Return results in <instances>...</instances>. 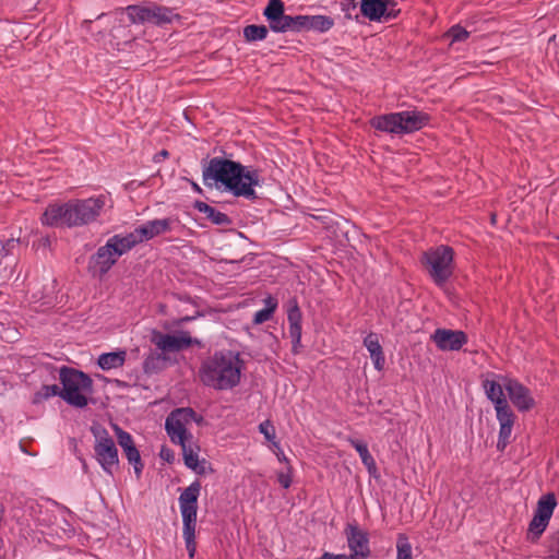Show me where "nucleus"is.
Segmentation results:
<instances>
[{
    "label": "nucleus",
    "mask_w": 559,
    "mask_h": 559,
    "mask_svg": "<svg viewBox=\"0 0 559 559\" xmlns=\"http://www.w3.org/2000/svg\"><path fill=\"white\" fill-rule=\"evenodd\" d=\"M203 183L206 187L223 188L235 197L247 200L258 198L254 188L262 185L258 169L222 157H213L203 168Z\"/></svg>",
    "instance_id": "1"
},
{
    "label": "nucleus",
    "mask_w": 559,
    "mask_h": 559,
    "mask_svg": "<svg viewBox=\"0 0 559 559\" xmlns=\"http://www.w3.org/2000/svg\"><path fill=\"white\" fill-rule=\"evenodd\" d=\"M111 207V200L106 194L87 199H72L64 203L49 204L43 213V225L50 227H80L95 222L105 206Z\"/></svg>",
    "instance_id": "2"
},
{
    "label": "nucleus",
    "mask_w": 559,
    "mask_h": 559,
    "mask_svg": "<svg viewBox=\"0 0 559 559\" xmlns=\"http://www.w3.org/2000/svg\"><path fill=\"white\" fill-rule=\"evenodd\" d=\"M239 353L233 355V352L224 354L215 352L201 365L199 377L201 382L215 390H229L236 386L240 381V360Z\"/></svg>",
    "instance_id": "3"
},
{
    "label": "nucleus",
    "mask_w": 559,
    "mask_h": 559,
    "mask_svg": "<svg viewBox=\"0 0 559 559\" xmlns=\"http://www.w3.org/2000/svg\"><path fill=\"white\" fill-rule=\"evenodd\" d=\"M429 120L428 114L413 109L374 116L370 119V126L380 132L403 135L419 131Z\"/></svg>",
    "instance_id": "4"
},
{
    "label": "nucleus",
    "mask_w": 559,
    "mask_h": 559,
    "mask_svg": "<svg viewBox=\"0 0 559 559\" xmlns=\"http://www.w3.org/2000/svg\"><path fill=\"white\" fill-rule=\"evenodd\" d=\"M61 399L75 408H84L90 404V395L93 394L92 378L78 369L62 366L59 369Z\"/></svg>",
    "instance_id": "5"
},
{
    "label": "nucleus",
    "mask_w": 559,
    "mask_h": 559,
    "mask_svg": "<svg viewBox=\"0 0 559 559\" xmlns=\"http://www.w3.org/2000/svg\"><path fill=\"white\" fill-rule=\"evenodd\" d=\"M453 249L443 245L423 253L421 263L432 282L440 288L445 286L453 274Z\"/></svg>",
    "instance_id": "6"
},
{
    "label": "nucleus",
    "mask_w": 559,
    "mask_h": 559,
    "mask_svg": "<svg viewBox=\"0 0 559 559\" xmlns=\"http://www.w3.org/2000/svg\"><path fill=\"white\" fill-rule=\"evenodd\" d=\"M344 535L349 550L348 555L324 552L317 559H369L371 557L369 533L356 521L345 525Z\"/></svg>",
    "instance_id": "7"
},
{
    "label": "nucleus",
    "mask_w": 559,
    "mask_h": 559,
    "mask_svg": "<svg viewBox=\"0 0 559 559\" xmlns=\"http://www.w3.org/2000/svg\"><path fill=\"white\" fill-rule=\"evenodd\" d=\"M126 11L129 20L135 24L151 23L157 26H164L180 19L179 14L176 13L174 9L157 4L128 5Z\"/></svg>",
    "instance_id": "8"
},
{
    "label": "nucleus",
    "mask_w": 559,
    "mask_h": 559,
    "mask_svg": "<svg viewBox=\"0 0 559 559\" xmlns=\"http://www.w3.org/2000/svg\"><path fill=\"white\" fill-rule=\"evenodd\" d=\"M92 431L96 439L94 445L96 460L107 474L112 475L114 469L119 466L118 449L115 441L105 428L92 429Z\"/></svg>",
    "instance_id": "9"
},
{
    "label": "nucleus",
    "mask_w": 559,
    "mask_h": 559,
    "mask_svg": "<svg viewBox=\"0 0 559 559\" xmlns=\"http://www.w3.org/2000/svg\"><path fill=\"white\" fill-rule=\"evenodd\" d=\"M556 506L557 500L552 492L544 495L538 500L536 511L527 530V539L532 543H536L547 528Z\"/></svg>",
    "instance_id": "10"
},
{
    "label": "nucleus",
    "mask_w": 559,
    "mask_h": 559,
    "mask_svg": "<svg viewBox=\"0 0 559 559\" xmlns=\"http://www.w3.org/2000/svg\"><path fill=\"white\" fill-rule=\"evenodd\" d=\"M195 412L191 407L175 408L167 416L165 429L173 443L183 442V440H192L193 436L186 428L194 418Z\"/></svg>",
    "instance_id": "11"
},
{
    "label": "nucleus",
    "mask_w": 559,
    "mask_h": 559,
    "mask_svg": "<svg viewBox=\"0 0 559 559\" xmlns=\"http://www.w3.org/2000/svg\"><path fill=\"white\" fill-rule=\"evenodd\" d=\"M361 14L376 22H388L399 16L401 10L394 0H359Z\"/></svg>",
    "instance_id": "12"
},
{
    "label": "nucleus",
    "mask_w": 559,
    "mask_h": 559,
    "mask_svg": "<svg viewBox=\"0 0 559 559\" xmlns=\"http://www.w3.org/2000/svg\"><path fill=\"white\" fill-rule=\"evenodd\" d=\"M151 341L157 349H183L192 345H200V342L192 338L187 331H176L167 334L152 331Z\"/></svg>",
    "instance_id": "13"
},
{
    "label": "nucleus",
    "mask_w": 559,
    "mask_h": 559,
    "mask_svg": "<svg viewBox=\"0 0 559 559\" xmlns=\"http://www.w3.org/2000/svg\"><path fill=\"white\" fill-rule=\"evenodd\" d=\"M503 386L508 392L510 401L519 412L525 413L535 406V400L530 389L519 380L503 377Z\"/></svg>",
    "instance_id": "14"
},
{
    "label": "nucleus",
    "mask_w": 559,
    "mask_h": 559,
    "mask_svg": "<svg viewBox=\"0 0 559 559\" xmlns=\"http://www.w3.org/2000/svg\"><path fill=\"white\" fill-rule=\"evenodd\" d=\"M112 427L116 432L118 444L122 448L123 454L126 455L128 462L133 465L136 477L140 478L144 468V464L141 460L140 452L134 444L132 436L128 431H124L122 428H120L118 425H114Z\"/></svg>",
    "instance_id": "15"
},
{
    "label": "nucleus",
    "mask_w": 559,
    "mask_h": 559,
    "mask_svg": "<svg viewBox=\"0 0 559 559\" xmlns=\"http://www.w3.org/2000/svg\"><path fill=\"white\" fill-rule=\"evenodd\" d=\"M495 409L497 419L500 424L497 448L499 450H504V448L510 443L512 429L515 423V415L508 401L495 406Z\"/></svg>",
    "instance_id": "16"
},
{
    "label": "nucleus",
    "mask_w": 559,
    "mask_h": 559,
    "mask_svg": "<svg viewBox=\"0 0 559 559\" xmlns=\"http://www.w3.org/2000/svg\"><path fill=\"white\" fill-rule=\"evenodd\" d=\"M438 349H461L467 335L461 330L437 329L430 336Z\"/></svg>",
    "instance_id": "17"
},
{
    "label": "nucleus",
    "mask_w": 559,
    "mask_h": 559,
    "mask_svg": "<svg viewBox=\"0 0 559 559\" xmlns=\"http://www.w3.org/2000/svg\"><path fill=\"white\" fill-rule=\"evenodd\" d=\"M119 257L115 252L114 247L106 241V243L99 247L95 254L91 257L90 267L99 275H105L109 270L117 263Z\"/></svg>",
    "instance_id": "18"
},
{
    "label": "nucleus",
    "mask_w": 559,
    "mask_h": 559,
    "mask_svg": "<svg viewBox=\"0 0 559 559\" xmlns=\"http://www.w3.org/2000/svg\"><path fill=\"white\" fill-rule=\"evenodd\" d=\"M174 221L171 218H158L147 221L145 224L134 228L133 233L139 243L153 239L156 236L171 230Z\"/></svg>",
    "instance_id": "19"
},
{
    "label": "nucleus",
    "mask_w": 559,
    "mask_h": 559,
    "mask_svg": "<svg viewBox=\"0 0 559 559\" xmlns=\"http://www.w3.org/2000/svg\"><path fill=\"white\" fill-rule=\"evenodd\" d=\"M286 312L288 321V332L292 338L293 347L296 348L301 340V321L302 313L296 297H292L286 302Z\"/></svg>",
    "instance_id": "20"
},
{
    "label": "nucleus",
    "mask_w": 559,
    "mask_h": 559,
    "mask_svg": "<svg viewBox=\"0 0 559 559\" xmlns=\"http://www.w3.org/2000/svg\"><path fill=\"white\" fill-rule=\"evenodd\" d=\"M180 352H151V354L144 360L145 373L159 372L176 362H178V356Z\"/></svg>",
    "instance_id": "21"
},
{
    "label": "nucleus",
    "mask_w": 559,
    "mask_h": 559,
    "mask_svg": "<svg viewBox=\"0 0 559 559\" xmlns=\"http://www.w3.org/2000/svg\"><path fill=\"white\" fill-rule=\"evenodd\" d=\"M201 488V483L194 480L190 486L183 489L178 499L181 514H194V516H197L198 499Z\"/></svg>",
    "instance_id": "22"
},
{
    "label": "nucleus",
    "mask_w": 559,
    "mask_h": 559,
    "mask_svg": "<svg viewBox=\"0 0 559 559\" xmlns=\"http://www.w3.org/2000/svg\"><path fill=\"white\" fill-rule=\"evenodd\" d=\"M334 25V20L326 15H300L299 32L317 31L328 32Z\"/></svg>",
    "instance_id": "23"
},
{
    "label": "nucleus",
    "mask_w": 559,
    "mask_h": 559,
    "mask_svg": "<svg viewBox=\"0 0 559 559\" xmlns=\"http://www.w3.org/2000/svg\"><path fill=\"white\" fill-rule=\"evenodd\" d=\"M183 522V538L186 542V548L190 558L194 557L197 550L195 543V525H197V516L194 514H181Z\"/></svg>",
    "instance_id": "24"
},
{
    "label": "nucleus",
    "mask_w": 559,
    "mask_h": 559,
    "mask_svg": "<svg viewBox=\"0 0 559 559\" xmlns=\"http://www.w3.org/2000/svg\"><path fill=\"white\" fill-rule=\"evenodd\" d=\"M136 237L133 233H128L126 235L117 234L111 236L107 241L114 247L115 252L120 258L121 255L129 252L136 245H139Z\"/></svg>",
    "instance_id": "25"
},
{
    "label": "nucleus",
    "mask_w": 559,
    "mask_h": 559,
    "mask_svg": "<svg viewBox=\"0 0 559 559\" xmlns=\"http://www.w3.org/2000/svg\"><path fill=\"white\" fill-rule=\"evenodd\" d=\"M300 15H286L283 13L280 17L269 23V27L274 33L299 32Z\"/></svg>",
    "instance_id": "26"
},
{
    "label": "nucleus",
    "mask_w": 559,
    "mask_h": 559,
    "mask_svg": "<svg viewBox=\"0 0 559 559\" xmlns=\"http://www.w3.org/2000/svg\"><path fill=\"white\" fill-rule=\"evenodd\" d=\"M349 444L358 452L362 464L366 466L368 473L371 476H376L378 468L373 456L368 450V445L365 441L358 439H348Z\"/></svg>",
    "instance_id": "27"
},
{
    "label": "nucleus",
    "mask_w": 559,
    "mask_h": 559,
    "mask_svg": "<svg viewBox=\"0 0 559 559\" xmlns=\"http://www.w3.org/2000/svg\"><path fill=\"white\" fill-rule=\"evenodd\" d=\"M194 209L200 213L205 214L206 218L210 219L213 224L219 226H227L231 223L229 216L215 207L209 205L205 202L197 201L194 204Z\"/></svg>",
    "instance_id": "28"
},
{
    "label": "nucleus",
    "mask_w": 559,
    "mask_h": 559,
    "mask_svg": "<svg viewBox=\"0 0 559 559\" xmlns=\"http://www.w3.org/2000/svg\"><path fill=\"white\" fill-rule=\"evenodd\" d=\"M483 388L488 400H490L495 406L504 403V401H508L503 393V390H506L503 386V377H501V383L496 380H484Z\"/></svg>",
    "instance_id": "29"
},
{
    "label": "nucleus",
    "mask_w": 559,
    "mask_h": 559,
    "mask_svg": "<svg viewBox=\"0 0 559 559\" xmlns=\"http://www.w3.org/2000/svg\"><path fill=\"white\" fill-rule=\"evenodd\" d=\"M127 352H104L98 358V366L103 370L121 367L126 361Z\"/></svg>",
    "instance_id": "30"
},
{
    "label": "nucleus",
    "mask_w": 559,
    "mask_h": 559,
    "mask_svg": "<svg viewBox=\"0 0 559 559\" xmlns=\"http://www.w3.org/2000/svg\"><path fill=\"white\" fill-rule=\"evenodd\" d=\"M269 34L265 25L250 24L243 28V37L248 43L264 40Z\"/></svg>",
    "instance_id": "31"
},
{
    "label": "nucleus",
    "mask_w": 559,
    "mask_h": 559,
    "mask_svg": "<svg viewBox=\"0 0 559 559\" xmlns=\"http://www.w3.org/2000/svg\"><path fill=\"white\" fill-rule=\"evenodd\" d=\"M52 396L61 397V388L57 384H44L41 388L34 394L33 403L39 404Z\"/></svg>",
    "instance_id": "32"
},
{
    "label": "nucleus",
    "mask_w": 559,
    "mask_h": 559,
    "mask_svg": "<svg viewBox=\"0 0 559 559\" xmlns=\"http://www.w3.org/2000/svg\"><path fill=\"white\" fill-rule=\"evenodd\" d=\"M283 13H285V7L282 0H269L263 10V15L269 23L280 17Z\"/></svg>",
    "instance_id": "33"
},
{
    "label": "nucleus",
    "mask_w": 559,
    "mask_h": 559,
    "mask_svg": "<svg viewBox=\"0 0 559 559\" xmlns=\"http://www.w3.org/2000/svg\"><path fill=\"white\" fill-rule=\"evenodd\" d=\"M396 550H397V559H413L412 556V545L409 543L408 537L400 533L396 538Z\"/></svg>",
    "instance_id": "34"
},
{
    "label": "nucleus",
    "mask_w": 559,
    "mask_h": 559,
    "mask_svg": "<svg viewBox=\"0 0 559 559\" xmlns=\"http://www.w3.org/2000/svg\"><path fill=\"white\" fill-rule=\"evenodd\" d=\"M259 431L264 438L272 443L276 449H280V442L276 441L275 427L271 420L266 419L259 425Z\"/></svg>",
    "instance_id": "35"
},
{
    "label": "nucleus",
    "mask_w": 559,
    "mask_h": 559,
    "mask_svg": "<svg viewBox=\"0 0 559 559\" xmlns=\"http://www.w3.org/2000/svg\"><path fill=\"white\" fill-rule=\"evenodd\" d=\"M444 36L450 40L451 44H454V43L465 41L469 37V33L464 27L456 24V25H453L444 34Z\"/></svg>",
    "instance_id": "36"
},
{
    "label": "nucleus",
    "mask_w": 559,
    "mask_h": 559,
    "mask_svg": "<svg viewBox=\"0 0 559 559\" xmlns=\"http://www.w3.org/2000/svg\"><path fill=\"white\" fill-rule=\"evenodd\" d=\"M183 461L188 468L193 469L199 475H202L205 473L204 466H200V464H199L197 452H194L193 454H186Z\"/></svg>",
    "instance_id": "37"
},
{
    "label": "nucleus",
    "mask_w": 559,
    "mask_h": 559,
    "mask_svg": "<svg viewBox=\"0 0 559 559\" xmlns=\"http://www.w3.org/2000/svg\"><path fill=\"white\" fill-rule=\"evenodd\" d=\"M364 345L367 349H381L379 335L377 333H369L364 340Z\"/></svg>",
    "instance_id": "38"
},
{
    "label": "nucleus",
    "mask_w": 559,
    "mask_h": 559,
    "mask_svg": "<svg viewBox=\"0 0 559 559\" xmlns=\"http://www.w3.org/2000/svg\"><path fill=\"white\" fill-rule=\"evenodd\" d=\"M370 357L377 370L381 371L385 365L384 352H370Z\"/></svg>",
    "instance_id": "39"
},
{
    "label": "nucleus",
    "mask_w": 559,
    "mask_h": 559,
    "mask_svg": "<svg viewBox=\"0 0 559 559\" xmlns=\"http://www.w3.org/2000/svg\"><path fill=\"white\" fill-rule=\"evenodd\" d=\"M277 481L280 483V485L287 489L290 487L292 485V467L289 466L287 472H278L277 473Z\"/></svg>",
    "instance_id": "40"
},
{
    "label": "nucleus",
    "mask_w": 559,
    "mask_h": 559,
    "mask_svg": "<svg viewBox=\"0 0 559 559\" xmlns=\"http://www.w3.org/2000/svg\"><path fill=\"white\" fill-rule=\"evenodd\" d=\"M272 317H273V314L271 312H269V310H265L262 308L254 313L252 321L254 324H262V323L271 320Z\"/></svg>",
    "instance_id": "41"
},
{
    "label": "nucleus",
    "mask_w": 559,
    "mask_h": 559,
    "mask_svg": "<svg viewBox=\"0 0 559 559\" xmlns=\"http://www.w3.org/2000/svg\"><path fill=\"white\" fill-rule=\"evenodd\" d=\"M263 305H264L263 309L269 310V312H271L273 314L275 312V310L277 309L278 301L272 295H267L263 299Z\"/></svg>",
    "instance_id": "42"
},
{
    "label": "nucleus",
    "mask_w": 559,
    "mask_h": 559,
    "mask_svg": "<svg viewBox=\"0 0 559 559\" xmlns=\"http://www.w3.org/2000/svg\"><path fill=\"white\" fill-rule=\"evenodd\" d=\"M176 444L181 447L183 457L186 454H193L195 452L191 447V440H183V442H177Z\"/></svg>",
    "instance_id": "43"
},
{
    "label": "nucleus",
    "mask_w": 559,
    "mask_h": 559,
    "mask_svg": "<svg viewBox=\"0 0 559 559\" xmlns=\"http://www.w3.org/2000/svg\"><path fill=\"white\" fill-rule=\"evenodd\" d=\"M550 550L556 556H559V530L554 534Z\"/></svg>",
    "instance_id": "44"
},
{
    "label": "nucleus",
    "mask_w": 559,
    "mask_h": 559,
    "mask_svg": "<svg viewBox=\"0 0 559 559\" xmlns=\"http://www.w3.org/2000/svg\"><path fill=\"white\" fill-rule=\"evenodd\" d=\"M160 456H162V459H164L167 462H171V460L174 459L173 452L169 449H166V448L162 449Z\"/></svg>",
    "instance_id": "45"
},
{
    "label": "nucleus",
    "mask_w": 559,
    "mask_h": 559,
    "mask_svg": "<svg viewBox=\"0 0 559 559\" xmlns=\"http://www.w3.org/2000/svg\"><path fill=\"white\" fill-rule=\"evenodd\" d=\"M169 156L168 151L162 150L154 156V162L159 163L162 159H165Z\"/></svg>",
    "instance_id": "46"
},
{
    "label": "nucleus",
    "mask_w": 559,
    "mask_h": 559,
    "mask_svg": "<svg viewBox=\"0 0 559 559\" xmlns=\"http://www.w3.org/2000/svg\"><path fill=\"white\" fill-rule=\"evenodd\" d=\"M346 3H344V7L346 8V10H349L350 8L355 9L357 3L355 0H345Z\"/></svg>",
    "instance_id": "47"
},
{
    "label": "nucleus",
    "mask_w": 559,
    "mask_h": 559,
    "mask_svg": "<svg viewBox=\"0 0 559 559\" xmlns=\"http://www.w3.org/2000/svg\"><path fill=\"white\" fill-rule=\"evenodd\" d=\"M191 421H195L198 425H201L204 421V418L195 413V416L194 418H191Z\"/></svg>",
    "instance_id": "48"
},
{
    "label": "nucleus",
    "mask_w": 559,
    "mask_h": 559,
    "mask_svg": "<svg viewBox=\"0 0 559 559\" xmlns=\"http://www.w3.org/2000/svg\"><path fill=\"white\" fill-rule=\"evenodd\" d=\"M280 452H281V455H280V454H277L278 460H280V461H287V459H286V456L284 455L283 451H281V450H280Z\"/></svg>",
    "instance_id": "49"
},
{
    "label": "nucleus",
    "mask_w": 559,
    "mask_h": 559,
    "mask_svg": "<svg viewBox=\"0 0 559 559\" xmlns=\"http://www.w3.org/2000/svg\"><path fill=\"white\" fill-rule=\"evenodd\" d=\"M91 23H92V21H91V20H85V21L83 22V24H84V25H90Z\"/></svg>",
    "instance_id": "50"
},
{
    "label": "nucleus",
    "mask_w": 559,
    "mask_h": 559,
    "mask_svg": "<svg viewBox=\"0 0 559 559\" xmlns=\"http://www.w3.org/2000/svg\"><path fill=\"white\" fill-rule=\"evenodd\" d=\"M83 469L86 472L87 471V465L85 462H83Z\"/></svg>",
    "instance_id": "51"
},
{
    "label": "nucleus",
    "mask_w": 559,
    "mask_h": 559,
    "mask_svg": "<svg viewBox=\"0 0 559 559\" xmlns=\"http://www.w3.org/2000/svg\"><path fill=\"white\" fill-rule=\"evenodd\" d=\"M105 15V13H102L97 16V19H102Z\"/></svg>",
    "instance_id": "52"
},
{
    "label": "nucleus",
    "mask_w": 559,
    "mask_h": 559,
    "mask_svg": "<svg viewBox=\"0 0 559 559\" xmlns=\"http://www.w3.org/2000/svg\"><path fill=\"white\" fill-rule=\"evenodd\" d=\"M552 557L556 559H559V556H556L555 554H552Z\"/></svg>",
    "instance_id": "53"
},
{
    "label": "nucleus",
    "mask_w": 559,
    "mask_h": 559,
    "mask_svg": "<svg viewBox=\"0 0 559 559\" xmlns=\"http://www.w3.org/2000/svg\"><path fill=\"white\" fill-rule=\"evenodd\" d=\"M558 240H559V236H558Z\"/></svg>",
    "instance_id": "54"
}]
</instances>
